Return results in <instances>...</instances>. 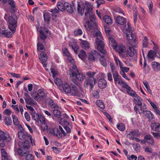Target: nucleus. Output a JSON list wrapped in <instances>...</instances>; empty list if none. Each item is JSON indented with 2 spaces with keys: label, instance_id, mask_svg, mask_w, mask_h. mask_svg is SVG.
<instances>
[{
  "label": "nucleus",
  "instance_id": "nucleus-15",
  "mask_svg": "<svg viewBox=\"0 0 160 160\" xmlns=\"http://www.w3.org/2000/svg\"><path fill=\"white\" fill-rule=\"evenodd\" d=\"M99 55L100 54H98L96 51H92L90 53H88V59L90 61H94L96 56Z\"/></svg>",
  "mask_w": 160,
  "mask_h": 160
},
{
  "label": "nucleus",
  "instance_id": "nucleus-45",
  "mask_svg": "<svg viewBox=\"0 0 160 160\" xmlns=\"http://www.w3.org/2000/svg\"><path fill=\"white\" fill-rule=\"evenodd\" d=\"M38 50L40 52H42V51L45 50L44 46L43 44L40 42L37 43Z\"/></svg>",
  "mask_w": 160,
  "mask_h": 160
},
{
  "label": "nucleus",
  "instance_id": "nucleus-16",
  "mask_svg": "<svg viewBox=\"0 0 160 160\" xmlns=\"http://www.w3.org/2000/svg\"><path fill=\"white\" fill-rule=\"evenodd\" d=\"M107 85V82L103 78L99 79L98 82V86L101 89L105 88Z\"/></svg>",
  "mask_w": 160,
  "mask_h": 160
},
{
  "label": "nucleus",
  "instance_id": "nucleus-14",
  "mask_svg": "<svg viewBox=\"0 0 160 160\" xmlns=\"http://www.w3.org/2000/svg\"><path fill=\"white\" fill-rule=\"evenodd\" d=\"M101 58H99V61L102 66L105 67H107L108 62H109V58L108 57H105L103 56H101L100 55Z\"/></svg>",
  "mask_w": 160,
  "mask_h": 160
},
{
  "label": "nucleus",
  "instance_id": "nucleus-26",
  "mask_svg": "<svg viewBox=\"0 0 160 160\" xmlns=\"http://www.w3.org/2000/svg\"><path fill=\"white\" fill-rule=\"evenodd\" d=\"M81 45L82 48L85 49H88L90 47L89 43L86 40H82Z\"/></svg>",
  "mask_w": 160,
  "mask_h": 160
},
{
  "label": "nucleus",
  "instance_id": "nucleus-30",
  "mask_svg": "<svg viewBox=\"0 0 160 160\" xmlns=\"http://www.w3.org/2000/svg\"><path fill=\"white\" fill-rule=\"evenodd\" d=\"M38 30L39 31L40 34L39 37L42 40L44 41L47 38V36L44 33L42 30V29H39V28H38Z\"/></svg>",
  "mask_w": 160,
  "mask_h": 160
},
{
  "label": "nucleus",
  "instance_id": "nucleus-24",
  "mask_svg": "<svg viewBox=\"0 0 160 160\" xmlns=\"http://www.w3.org/2000/svg\"><path fill=\"white\" fill-rule=\"evenodd\" d=\"M69 45L70 47H72L75 53L77 54L78 50L79 49V47L77 44V42H71L69 43Z\"/></svg>",
  "mask_w": 160,
  "mask_h": 160
},
{
  "label": "nucleus",
  "instance_id": "nucleus-57",
  "mask_svg": "<svg viewBox=\"0 0 160 160\" xmlns=\"http://www.w3.org/2000/svg\"><path fill=\"white\" fill-rule=\"evenodd\" d=\"M154 53L153 51L150 50V51H149L148 53V56L149 58L153 59L154 58Z\"/></svg>",
  "mask_w": 160,
  "mask_h": 160
},
{
  "label": "nucleus",
  "instance_id": "nucleus-33",
  "mask_svg": "<svg viewBox=\"0 0 160 160\" xmlns=\"http://www.w3.org/2000/svg\"><path fill=\"white\" fill-rule=\"evenodd\" d=\"M96 105L100 107L101 109H103L105 108V106L103 102L100 100H98L96 101Z\"/></svg>",
  "mask_w": 160,
  "mask_h": 160
},
{
  "label": "nucleus",
  "instance_id": "nucleus-35",
  "mask_svg": "<svg viewBox=\"0 0 160 160\" xmlns=\"http://www.w3.org/2000/svg\"><path fill=\"white\" fill-rule=\"evenodd\" d=\"M49 11L52 12V16L53 17H56L57 16L56 14L59 12V11L58 9H57L56 8L53 9H51Z\"/></svg>",
  "mask_w": 160,
  "mask_h": 160
},
{
  "label": "nucleus",
  "instance_id": "nucleus-58",
  "mask_svg": "<svg viewBox=\"0 0 160 160\" xmlns=\"http://www.w3.org/2000/svg\"><path fill=\"white\" fill-rule=\"evenodd\" d=\"M114 60H115V62H116V64L118 65V62L120 68H122V62L118 59V58H117L116 57H115Z\"/></svg>",
  "mask_w": 160,
  "mask_h": 160
},
{
  "label": "nucleus",
  "instance_id": "nucleus-6",
  "mask_svg": "<svg viewBox=\"0 0 160 160\" xmlns=\"http://www.w3.org/2000/svg\"><path fill=\"white\" fill-rule=\"evenodd\" d=\"M49 132L53 136H55L58 138H62V135L61 134L60 131L59 129L57 128H50L48 130Z\"/></svg>",
  "mask_w": 160,
  "mask_h": 160
},
{
  "label": "nucleus",
  "instance_id": "nucleus-20",
  "mask_svg": "<svg viewBox=\"0 0 160 160\" xmlns=\"http://www.w3.org/2000/svg\"><path fill=\"white\" fill-rule=\"evenodd\" d=\"M115 83L117 82L119 84L122 81L121 77L119 75L118 72H114L112 74Z\"/></svg>",
  "mask_w": 160,
  "mask_h": 160
},
{
  "label": "nucleus",
  "instance_id": "nucleus-43",
  "mask_svg": "<svg viewBox=\"0 0 160 160\" xmlns=\"http://www.w3.org/2000/svg\"><path fill=\"white\" fill-rule=\"evenodd\" d=\"M148 1L149 2V4H148L149 13L151 14H152V8L153 7V3L151 0H148Z\"/></svg>",
  "mask_w": 160,
  "mask_h": 160
},
{
  "label": "nucleus",
  "instance_id": "nucleus-40",
  "mask_svg": "<svg viewBox=\"0 0 160 160\" xmlns=\"http://www.w3.org/2000/svg\"><path fill=\"white\" fill-rule=\"evenodd\" d=\"M144 140H146L147 141L148 140H150L151 142V143L152 144L154 143V139L152 137V136L148 134L146 135L144 138Z\"/></svg>",
  "mask_w": 160,
  "mask_h": 160
},
{
  "label": "nucleus",
  "instance_id": "nucleus-53",
  "mask_svg": "<svg viewBox=\"0 0 160 160\" xmlns=\"http://www.w3.org/2000/svg\"><path fill=\"white\" fill-rule=\"evenodd\" d=\"M4 121L7 125H10L12 123V120L10 118L5 117Z\"/></svg>",
  "mask_w": 160,
  "mask_h": 160
},
{
  "label": "nucleus",
  "instance_id": "nucleus-11",
  "mask_svg": "<svg viewBox=\"0 0 160 160\" xmlns=\"http://www.w3.org/2000/svg\"><path fill=\"white\" fill-rule=\"evenodd\" d=\"M48 59V56L45 53H42L40 54L39 59L43 64V67L45 68L47 67V63L46 62Z\"/></svg>",
  "mask_w": 160,
  "mask_h": 160
},
{
  "label": "nucleus",
  "instance_id": "nucleus-27",
  "mask_svg": "<svg viewBox=\"0 0 160 160\" xmlns=\"http://www.w3.org/2000/svg\"><path fill=\"white\" fill-rule=\"evenodd\" d=\"M143 113L150 120L153 118L154 115L153 114L149 111L146 110Z\"/></svg>",
  "mask_w": 160,
  "mask_h": 160
},
{
  "label": "nucleus",
  "instance_id": "nucleus-13",
  "mask_svg": "<svg viewBox=\"0 0 160 160\" xmlns=\"http://www.w3.org/2000/svg\"><path fill=\"white\" fill-rule=\"evenodd\" d=\"M114 48L117 52L123 55L125 54L126 52V48L122 44L116 46Z\"/></svg>",
  "mask_w": 160,
  "mask_h": 160
},
{
  "label": "nucleus",
  "instance_id": "nucleus-1",
  "mask_svg": "<svg viewBox=\"0 0 160 160\" xmlns=\"http://www.w3.org/2000/svg\"><path fill=\"white\" fill-rule=\"evenodd\" d=\"M78 13L81 16L84 13V20L91 29L96 28V19L93 12V6L88 1L85 3L78 2L77 7Z\"/></svg>",
  "mask_w": 160,
  "mask_h": 160
},
{
  "label": "nucleus",
  "instance_id": "nucleus-39",
  "mask_svg": "<svg viewBox=\"0 0 160 160\" xmlns=\"http://www.w3.org/2000/svg\"><path fill=\"white\" fill-rule=\"evenodd\" d=\"M53 113L55 116L58 118H60L61 116V112L58 109H55L53 110Z\"/></svg>",
  "mask_w": 160,
  "mask_h": 160
},
{
  "label": "nucleus",
  "instance_id": "nucleus-63",
  "mask_svg": "<svg viewBox=\"0 0 160 160\" xmlns=\"http://www.w3.org/2000/svg\"><path fill=\"white\" fill-rule=\"evenodd\" d=\"M63 53L66 56L68 57L70 56L71 55L67 48H65L63 50Z\"/></svg>",
  "mask_w": 160,
  "mask_h": 160
},
{
  "label": "nucleus",
  "instance_id": "nucleus-28",
  "mask_svg": "<svg viewBox=\"0 0 160 160\" xmlns=\"http://www.w3.org/2000/svg\"><path fill=\"white\" fill-rule=\"evenodd\" d=\"M103 20L104 22L108 24H111L112 23V18L108 16H104L103 17Z\"/></svg>",
  "mask_w": 160,
  "mask_h": 160
},
{
  "label": "nucleus",
  "instance_id": "nucleus-42",
  "mask_svg": "<svg viewBox=\"0 0 160 160\" xmlns=\"http://www.w3.org/2000/svg\"><path fill=\"white\" fill-rule=\"evenodd\" d=\"M78 56L79 58H81L82 60L84 59L86 57V52L85 51L83 50H81Z\"/></svg>",
  "mask_w": 160,
  "mask_h": 160
},
{
  "label": "nucleus",
  "instance_id": "nucleus-21",
  "mask_svg": "<svg viewBox=\"0 0 160 160\" xmlns=\"http://www.w3.org/2000/svg\"><path fill=\"white\" fill-rule=\"evenodd\" d=\"M132 28L131 27V26L129 23H128L127 26H125L124 27V30L125 31H126L127 32L126 33V37L127 38V34H133L135 36H136L135 34H134L131 32L132 31Z\"/></svg>",
  "mask_w": 160,
  "mask_h": 160
},
{
  "label": "nucleus",
  "instance_id": "nucleus-4",
  "mask_svg": "<svg viewBox=\"0 0 160 160\" xmlns=\"http://www.w3.org/2000/svg\"><path fill=\"white\" fill-rule=\"evenodd\" d=\"M18 18V17L15 14H13L10 16H8L7 14H5L4 16V19L8 21L9 28L13 33L16 32V28L18 24L17 20Z\"/></svg>",
  "mask_w": 160,
  "mask_h": 160
},
{
  "label": "nucleus",
  "instance_id": "nucleus-51",
  "mask_svg": "<svg viewBox=\"0 0 160 160\" xmlns=\"http://www.w3.org/2000/svg\"><path fill=\"white\" fill-rule=\"evenodd\" d=\"M109 63L111 68V72L113 74L115 72H117L116 70H115L116 68L114 65V64L111 62H109Z\"/></svg>",
  "mask_w": 160,
  "mask_h": 160
},
{
  "label": "nucleus",
  "instance_id": "nucleus-5",
  "mask_svg": "<svg viewBox=\"0 0 160 160\" xmlns=\"http://www.w3.org/2000/svg\"><path fill=\"white\" fill-rule=\"evenodd\" d=\"M11 139L9 134L0 130V147L3 148L5 146V141L9 142Z\"/></svg>",
  "mask_w": 160,
  "mask_h": 160
},
{
  "label": "nucleus",
  "instance_id": "nucleus-52",
  "mask_svg": "<svg viewBox=\"0 0 160 160\" xmlns=\"http://www.w3.org/2000/svg\"><path fill=\"white\" fill-rule=\"evenodd\" d=\"M13 123L16 125H18L19 124L18 119L14 115H12Z\"/></svg>",
  "mask_w": 160,
  "mask_h": 160
},
{
  "label": "nucleus",
  "instance_id": "nucleus-22",
  "mask_svg": "<svg viewBox=\"0 0 160 160\" xmlns=\"http://www.w3.org/2000/svg\"><path fill=\"white\" fill-rule=\"evenodd\" d=\"M48 100L49 101V105L51 108L58 109L59 106L52 99L48 98Z\"/></svg>",
  "mask_w": 160,
  "mask_h": 160
},
{
  "label": "nucleus",
  "instance_id": "nucleus-23",
  "mask_svg": "<svg viewBox=\"0 0 160 160\" xmlns=\"http://www.w3.org/2000/svg\"><path fill=\"white\" fill-rule=\"evenodd\" d=\"M134 97L135 98L133 100V102L138 106L141 105L142 102V99L137 95Z\"/></svg>",
  "mask_w": 160,
  "mask_h": 160
},
{
  "label": "nucleus",
  "instance_id": "nucleus-3",
  "mask_svg": "<svg viewBox=\"0 0 160 160\" xmlns=\"http://www.w3.org/2000/svg\"><path fill=\"white\" fill-rule=\"evenodd\" d=\"M96 25H97L96 24ZM88 28L90 29L89 27ZM92 29L97 30V31L95 33L94 36L96 38V42L97 46V49L102 53L105 55L106 54V52L104 49V43L101 39L102 38L101 33L100 31L97 29V26H96V28Z\"/></svg>",
  "mask_w": 160,
  "mask_h": 160
},
{
  "label": "nucleus",
  "instance_id": "nucleus-64",
  "mask_svg": "<svg viewBox=\"0 0 160 160\" xmlns=\"http://www.w3.org/2000/svg\"><path fill=\"white\" fill-rule=\"evenodd\" d=\"M152 134L155 138L158 139L160 138V133L153 132Z\"/></svg>",
  "mask_w": 160,
  "mask_h": 160
},
{
  "label": "nucleus",
  "instance_id": "nucleus-2",
  "mask_svg": "<svg viewBox=\"0 0 160 160\" xmlns=\"http://www.w3.org/2000/svg\"><path fill=\"white\" fill-rule=\"evenodd\" d=\"M127 40L129 46L128 49V53L129 56L132 57L137 54V52L135 48H137L138 44V39L136 36L133 34H127Z\"/></svg>",
  "mask_w": 160,
  "mask_h": 160
},
{
  "label": "nucleus",
  "instance_id": "nucleus-29",
  "mask_svg": "<svg viewBox=\"0 0 160 160\" xmlns=\"http://www.w3.org/2000/svg\"><path fill=\"white\" fill-rule=\"evenodd\" d=\"M126 92L128 95L132 97H135L137 95L136 92L132 89L130 87L127 90Z\"/></svg>",
  "mask_w": 160,
  "mask_h": 160
},
{
  "label": "nucleus",
  "instance_id": "nucleus-18",
  "mask_svg": "<svg viewBox=\"0 0 160 160\" xmlns=\"http://www.w3.org/2000/svg\"><path fill=\"white\" fill-rule=\"evenodd\" d=\"M152 130L157 132H160V124L158 123H152L150 125Z\"/></svg>",
  "mask_w": 160,
  "mask_h": 160
},
{
  "label": "nucleus",
  "instance_id": "nucleus-48",
  "mask_svg": "<svg viewBox=\"0 0 160 160\" xmlns=\"http://www.w3.org/2000/svg\"><path fill=\"white\" fill-rule=\"evenodd\" d=\"M44 20L46 22H49L50 21V16L48 12L44 13L43 15Z\"/></svg>",
  "mask_w": 160,
  "mask_h": 160
},
{
  "label": "nucleus",
  "instance_id": "nucleus-61",
  "mask_svg": "<svg viewBox=\"0 0 160 160\" xmlns=\"http://www.w3.org/2000/svg\"><path fill=\"white\" fill-rule=\"evenodd\" d=\"M134 17V22L135 23H136L137 21L138 18V12L137 11L134 10L133 12Z\"/></svg>",
  "mask_w": 160,
  "mask_h": 160
},
{
  "label": "nucleus",
  "instance_id": "nucleus-32",
  "mask_svg": "<svg viewBox=\"0 0 160 160\" xmlns=\"http://www.w3.org/2000/svg\"><path fill=\"white\" fill-rule=\"evenodd\" d=\"M57 6L59 11H63L65 10L64 5L61 2H58Z\"/></svg>",
  "mask_w": 160,
  "mask_h": 160
},
{
  "label": "nucleus",
  "instance_id": "nucleus-54",
  "mask_svg": "<svg viewBox=\"0 0 160 160\" xmlns=\"http://www.w3.org/2000/svg\"><path fill=\"white\" fill-rule=\"evenodd\" d=\"M26 160H34L33 156L32 154L28 153L26 155Z\"/></svg>",
  "mask_w": 160,
  "mask_h": 160
},
{
  "label": "nucleus",
  "instance_id": "nucleus-47",
  "mask_svg": "<svg viewBox=\"0 0 160 160\" xmlns=\"http://www.w3.org/2000/svg\"><path fill=\"white\" fill-rule=\"evenodd\" d=\"M148 45V38L146 36L144 37V39L142 41V46L143 48H146Z\"/></svg>",
  "mask_w": 160,
  "mask_h": 160
},
{
  "label": "nucleus",
  "instance_id": "nucleus-55",
  "mask_svg": "<svg viewBox=\"0 0 160 160\" xmlns=\"http://www.w3.org/2000/svg\"><path fill=\"white\" fill-rule=\"evenodd\" d=\"M55 83L57 85L60 86L62 84V80L60 78H56L54 81Z\"/></svg>",
  "mask_w": 160,
  "mask_h": 160
},
{
  "label": "nucleus",
  "instance_id": "nucleus-8",
  "mask_svg": "<svg viewBox=\"0 0 160 160\" xmlns=\"http://www.w3.org/2000/svg\"><path fill=\"white\" fill-rule=\"evenodd\" d=\"M65 9L68 13H72L73 12L74 10H76L75 6L74 3L71 4L65 2L64 3Z\"/></svg>",
  "mask_w": 160,
  "mask_h": 160
},
{
  "label": "nucleus",
  "instance_id": "nucleus-10",
  "mask_svg": "<svg viewBox=\"0 0 160 160\" xmlns=\"http://www.w3.org/2000/svg\"><path fill=\"white\" fill-rule=\"evenodd\" d=\"M12 36V33L6 30V28H2V29L0 28V36L2 37H5L10 38Z\"/></svg>",
  "mask_w": 160,
  "mask_h": 160
},
{
  "label": "nucleus",
  "instance_id": "nucleus-37",
  "mask_svg": "<svg viewBox=\"0 0 160 160\" xmlns=\"http://www.w3.org/2000/svg\"><path fill=\"white\" fill-rule=\"evenodd\" d=\"M117 128L120 131H123L125 129V127L124 124L122 123H118L117 125Z\"/></svg>",
  "mask_w": 160,
  "mask_h": 160
},
{
  "label": "nucleus",
  "instance_id": "nucleus-49",
  "mask_svg": "<svg viewBox=\"0 0 160 160\" xmlns=\"http://www.w3.org/2000/svg\"><path fill=\"white\" fill-rule=\"evenodd\" d=\"M82 33V32L81 29H76L74 32V35L75 36L81 35Z\"/></svg>",
  "mask_w": 160,
  "mask_h": 160
},
{
  "label": "nucleus",
  "instance_id": "nucleus-62",
  "mask_svg": "<svg viewBox=\"0 0 160 160\" xmlns=\"http://www.w3.org/2000/svg\"><path fill=\"white\" fill-rule=\"evenodd\" d=\"M113 10L115 12H118V13H122L123 12L122 10L119 7H116Z\"/></svg>",
  "mask_w": 160,
  "mask_h": 160
},
{
  "label": "nucleus",
  "instance_id": "nucleus-44",
  "mask_svg": "<svg viewBox=\"0 0 160 160\" xmlns=\"http://www.w3.org/2000/svg\"><path fill=\"white\" fill-rule=\"evenodd\" d=\"M39 114L36 113V112H32L31 115L32 116V119L37 122L38 121V118Z\"/></svg>",
  "mask_w": 160,
  "mask_h": 160
},
{
  "label": "nucleus",
  "instance_id": "nucleus-60",
  "mask_svg": "<svg viewBox=\"0 0 160 160\" xmlns=\"http://www.w3.org/2000/svg\"><path fill=\"white\" fill-rule=\"evenodd\" d=\"M137 159V157L134 155H132L130 156L129 155L127 156V160H136Z\"/></svg>",
  "mask_w": 160,
  "mask_h": 160
},
{
  "label": "nucleus",
  "instance_id": "nucleus-46",
  "mask_svg": "<svg viewBox=\"0 0 160 160\" xmlns=\"http://www.w3.org/2000/svg\"><path fill=\"white\" fill-rule=\"evenodd\" d=\"M95 72H92L88 71L86 73V75L88 76L87 78H94V76L95 74Z\"/></svg>",
  "mask_w": 160,
  "mask_h": 160
},
{
  "label": "nucleus",
  "instance_id": "nucleus-38",
  "mask_svg": "<svg viewBox=\"0 0 160 160\" xmlns=\"http://www.w3.org/2000/svg\"><path fill=\"white\" fill-rule=\"evenodd\" d=\"M138 106L140 107V110L138 111V113L141 114L144 113V112L145 111L144 109L146 108V105L144 103L142 104V103L141 105H139Z\"/></svg>",
  "mask_w": 160,
  "mask_h": 160
},
{
  "label": "nucleus",
  "instance_id": "nucleus-25",
  "mask_svg": "<svg viewBox=\"0 0 160 160\" xmlns=\"http://www.w3.org/2000/svg\"><path fill=\"white\" fill-rule=\"evenodd\" d=\"M62 87L63 91L65 92L69 93L71 92V89L68 84L67 83H64L62 84Z\"/></svg>",
  "mask_w": 160,
  "mask_h": 160
},
{
  "label": "nucleus",
  "instance_id": "nucleus-34",
  "mask_svg": "<svg viewBox=\"0 0 160 160\" xmlns=\"http://www.w3.org/2000/svg\"><path fill=\"white\" fill-rule=\"evenodd\" d=\"M25 100L26 103L28 105L35 104V103H36V102H33L34 101L31 97L25 98Z\"/></svg>",
  "mask_w": 160,
  "mask_h": 160
},
{
  "label": "nucleus",
  "instance_id": "nucleus-36",
  "mask_svg": "<svg viewBox=\"0 0 160 160\" xmlns=\"http://www.w3.org/2000/svg\"><path fill=\"white\" fill-rule=\"evenodd\" d=\"M24 150L20 148H18V150L17 152L18 154L21 156L22 157L23 156L24 154H27L28 153V150L24 151Z\"/></svg>",
  "mask_w": 160,
  "mask_h": 160
},
{
  "label": "nucleus",
  "instance_id": "nucleus-19",
  "mask_svg": "<svg viewBox=\"0 0 160 160\" xmlns=\"http://www.w3.org/2000/svg\"><path fill=\"white\" fill-rule=\"evenodd\" d=\"M116 22L120 25H123L126 23L127 19L122 16H118L116 19Z\"/></svg>",
  "mask_w": 160,
  "mask_h": 160
},
{
  "label": "nucleus",
  "instance_id": "nucleus-31",
  "mask_svg": "<svg viewBox=\"0 0 160 160\" xmlns=\"http://www.w3.org/2000/svg\"><path fill=\"white\" fill-rule=\"evenodd\" d=\"M72 89H71V92L73 96H75L78 95V91L76 87V86L74 85H71Z\"/></svg>",
  "mask_w": 160,
  "mask_h": 160
},
{
  "label": "nucleus",
  "instance_id": "nucleus-7",
  "mask_svg": "<svg viewBox=\"0 0 160 160\" xmlns=\"http://www.w3.org/2000/svg\"><path fill=\"white\" fill-rule=\"evenodd\" d=\"M18 135L19 138L21 140H24L26 138H29L31 142H32V138L31 135H28V133L25 132L19 131L18 132Z\"/></svg>",
  "mask_w": 160,
  "mask_h": 160
},
{
  "label": "nucleus",
  "instance_id": "nucleus-12",
  "mask_svg": "<svg viewBox=\"0 0 160 160\" xmlns=\"http://www.w3.org/2000/svg\"><path fill=\"white\" fill-rule=\"evenodd\" d=\"M97 83L96 79L94 78H87L84 82L85 85L86 86L89 85L91 87V88H93L94 85Z\"/></svg>",
  "mask_w": 160,
  "mask_h": 160
},
{
  "label": "nucleus",
  "instance_id": "nucleus-9",
  "mask_svg": "<svg viewBox=\"0 0 160 160\" xmlns=\"http://www.w3.org/2000/svg\"><path fill=\"white\" fill-rule=\"evenodd\" d=\"M71 75L72 77L76 78L78 80L80 81H82L85 78V74L83 73L81 71H79L76 73L74 72L71 73Z\"/></svg>",
  "mask_w": 160,
  "mask_h": 160
},
{
  "label": "nucleus",
  "instance_id": "nucleus-50",
  "mask_svg": "<svg viewBox=\"0 0 160 160\" xmlns=\"http://www.w3.org/2000/svg\"><path fill=\"white\" fill-rule=\"evenodd\" d=\"M122 85L123 88L126 89L127 90L128 89L130 86H129L125 82L122 81L119 84Z\"/></svg>",
  "mask_w": 160,
  "mask_h": 160
},
{
  "label": "nucleus",
  "instance_id": "nucleus-41",
  "mask_svg": "<svg viewBox=\"0 0 160 160\" xmlns=\"http://www.w3.org/2000/svg\"><path fill=\"white\" fill-rule=\"evenodd\" d=\"M36 100L38 101L40 99L41 97L39 93L36 92H33L31 95Z\"/></svg>",
  "mask_w": 160,
  "mask_h": 160
},
{
  "label": "nucleus",
  "instance_id": "nucleus-56",
  "mask_svg": "<svg viewBox=\"0 0 160 160\" xmlns=\"http://www.w3.org/2000/svg\"><path fill=\"white\" fill-rule=\"evenodd\" d=\"M39 121L42 123H45V119L40 114H39L38 122H39Z\"/></svg>",
  "mask_w": 160,
  "mask_h": 160
},
{
  "label": "nucleus",
  "instance_id": "nucleus-59",
  "mask_svg": "<svg viewBox=\"0 0 160 160\" xmlns=\"http://www.w3.org/2000/svg\"><path fill=\"white\" fill-rule=\"evenodd\" d=\"M58 128L60 131L61 134L62 135V137L65 136L66 135V134L62 127L59 126Z\"/></svg>",
  "mask_w": 160,
  "mask_h": 160
},
{
  "label": "nucleus",
  "instance_id": "nucleus-17",
  "mask_svg": "<svg viewBox=\"0 0 160 160\" xmlns=\"http://www.w3.org/2000/svg\"><path fill=\"white\" fill-rule=\"evenodd\" d=\"M151 65L153 70L156 72L160 71V64L156 62H153L151 63Z\"/></svg>",
  "mask_w": 160,
  "mask_h": 160
}]
</instances>
